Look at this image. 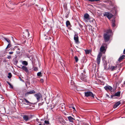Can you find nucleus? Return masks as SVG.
<instances>
[{"label":"nucleus","instance_id":"nucleus-15","mask_svg":"<svg viewBox=\"0 0 125 125\" xmlns=\"http://www.w3.org/2000/svg\"><path fill=\"white\" fill-rule=\"evenodd\" d=\"M74 39L76 42L77 43L78 41V36L76 35H75L74 37Z\"/></svg>","mask_w":125,"mask_h":125},{"label":"nucleus","instance_id":"nucleus-44","mask_svg":"<svg viewBox=\"0 0 125 125\" xmlns=\"http://www.w3.org/2000/svg\"><path fill=\"white\" fill-rule=\"evenodd\" d=\"M34 70H36V69H35Z\"/></svg>","mask_w":125,"mask_h":125},{"label":"nucleus","instance_id":"nucleus-20","mask_svg":"<svg viewBox=\"0 0 125 125\" xmlns=\"http://www.w3.org/2000/svg\"><path fill=\"white\" fill-rule=\"evenodd\" d=\"M66 24L67 27L68 26L70 25V21H67L66 22Z\"/></svg>","mask_w":125,"mask_h":125},{"label":"nucleus","instance_id":"nucleus-12","mask_svg":"<svg viewBox=\"0 0 125 125\" xmlns=\"http://www.w3.org/2000/svg\"><path fill=\"white\" fill-rule=\"evenodd\" d=\"M81 78H82L81 79L82 80L84 81H86V76L85 75H83V74L81 75Z\"/></svg>","mask_w":125,"mask_h":125},{"label":"nucleus","instance_id":"nucleus-18","mask_svg":"<svg viewBox=\"0 0 125 125\" xmlns=\"http://www.w3.org/2000/svg\"><path fill=\"white\" fill-rule=\"evenodd\" d=\"M125 57V55H122V56H121L119 58V59L118 60V61H120L122 60Z\"/></svg>","mask_w":125,"mask_h":125},{"label":"nucleus","instance_id":"nucleus-5","mask_svg":"<svg viewBox=\"0 0 125 125\" xmlns=\"http://www.w3.org/2000/svg\"><path fill=\"white\" fill-rule=\"evenodd\" d=\"M102 54L101 53L99 52L97 56V62L98 64V65L100 63L101 60V58L102 56Z\"/></svg>","mask_w":125,"mask_h":125},{"label":"nucleus","instance_id":"nucleus-11","mask_svg":"<svg viewBox=\"0 0 125 125\" xmlns=\"http://www.w3.org/2000/svg\"><path fill=\"white\" fill-rule=\"evenodd\" d=\"M21 68L24 71L26 72H28V70L27 67L25 66H23L22 68Z\"/></svg>","mask_w":125,"mask_h":125},{"label":"nucleus","instance_id":"nucleus-47","mask_svg":"<svg viewBox=\"0 0 125 125\" xmlns=\"http://www.w3.org/2000/svg\"><path fill=\"white\" fill-rule=\"evenodd\" d=\"M16 47V46L15 47Z\"/></svg>","mask_w":125,"mask_h":125},{"label":"nucleus","instance_id":"nucleus-19","mask_svg":"<svg viewBox=\"0 0 125 125\" xmlns=\"http://www.w3.org/2000/svg\"><path fill=\"white\" fill-rule=\"evenodd\" d=\"M22 64L23 65L27 66L28 65V63L26 61H24L22 62Z\"/></svg>","mask_w":125,"mask_h":125},{"label":"nucleus","instance_id":"nucleus-41","mask_svg":"<svg viewBox=\"0 0 125 125\" xmlns=\"http://www.w3.org/2000/svg\"><path fill=\"white\" fill-rule=\"evenodd\" d=\"M18 50H20V48H18Z\"/></svg>","mask_w":125,"mask_h":125},{"label":"nucleus","instance_id":"nucleus-32","mask_svg":"<svg viewBox=\"0 0 125 125\" xmlns=\"http://www.w3.org/2000/svg\"><path fill=\"white\" fill-rule=\"evenodd\" d=\"M13 53V52H9V53L10 54H12Z\"/></svg>","mask_w":125,"mask_h":125},{"label":"nucleus","instance_id":"nucleus-37","mask_svg":"<svg viewBox=\"0 0 125 125\" xmlns=\"http://www.w3.org/2000/svg\"><path fill=\"white\" fill-rule=\"evenodd\" d=\"M72 108H73V109L75 110V108L74 107H72Z\"/></svg>","mask_w":125,"mask_h":125},{"label":"nucleus","instance_id":"nucleus-45","mask_svg":"<svg viewBox=\"0 0 125 125\" xmlns=\"http://www.w3.org/2000/svg\"><path fill=\"white\" fill-rule=\"evenodd\" d=\"M34 70H36V69H35Z\"/></svg>","mask_w":125,"mask_h":125},{"label":"nucleus","instance_id":"nucleus-22","mask_svg":"<svg viewBox=\"0 0 125 125\" xmlns=\"http://www.w3.org/2000/svg\"><path fill=\"white\" fill-rule=\"evenodd\" d=\"M120 92H118L116 93L115 94V95L116 96H118L120 95Z\"/></svg>","mask_w":125,"mask_h":125},{"label":"nucleus","instance_id":"nucleus-39","mask_svg":"<svg viewBox=\"0 0 125 125\" xmlns=\"http://www.w3.org/2000/svg\"><path fill=\"white\" fill-rule=\"evenodd\" d=\"M12 50L13 51H14L15 50V49L14 48H13L12 49Z\"/></svg>","mask_w":125,"mask_h":125},{"label":"nucleus","instance_id":"nucleus-23","mask_svg":"<svg viewBox=\"0 0 125 125\" xmlns=\"http://www.w3.org/2000/svg\"><path fill=\"white\" fill-rule=\"evenodd\" d=\"M24 100H25V102L28 105L29 104H30L31 103L28 101L26 99L24 98Z\"/></svg>","mask_w":125,"mask_h":125},{"label":"nucleus","instance_id":"nucleus-24","mask_svg":"<svg viewBox=\"0 0 125 125\" xmlns=\"http://www.w3.org/2000/svg\"><path fill=\"white\" fill-rule=\"evenodd\" d=\"M7 83L10 85V88H13V86L12 85H11V84L9 82H7Z\"/></svg>","mask_w":125,"mask_h":125},{"label":"nucleus","instance_id":"nucleus-8","mask_svg":"<svg viewBox=\"0 0 125 125\" xmlns=\"http://www.w3.org/2000/svg\"><path fill=\"white\" fill-rule=\"evenodd\" d=\"M23 118L25 121H27L30 120L29 117L27 115H24L23 116Z\"/></svg>","mask_w":125,"mask_h":125},{"label":"nucleus","instance_id":"nucleus-46","mask_svg":"<svg viewBox=\"0 0 125 125\" xmlns=\"http://www.w3.org/2000/svg\"><path fill=\"white\" fill-rule=\"evenodd\" d=\"M50 38V39H51V38Z\"/></svg>","mask_w":125,"mask_h":125},{"label":"nucleus","instance_id":"nucleus-14","mask_svg":"<svg viewBox=\"0 0 125 125\" xmlns=\"http://www.w3.org/2000/svg\"><path fill=\"white\" fill-rule=\"evenodd\" d=\"M68 118L70 122H73V120L74 119L71 116H69L68 117Z\"/></svg>","mask_w":125,"mask_h":125},{"label":"nucleus","instance_id":"nucleus-27","mask_svg":"<svg viewBox=\"0 0 125 125\" xmlns=\"http://www.w3.org/2000/svg\"><path fill=\"white\" fill-rule=\"evenodd\" d=\"M10 46L11 45L10 44V43H9L6 48V49L8 48L9 47H10Z\"/></svg>","mask_w":125,"mask_h":125},{"label":"nucleus","instance_id":"nucleus-28","mask_svg":"<svg viewBox=\"0 0 125 125\" xmlns=\"http://www.w3.org/2000/svg\"><path fill=\"white\" fill-rule=\"evenodd\" d=\"M113 22L112 23V26L113 27H114L115 26V24L114 22L113 21H112Z\"/></svg>","mask_w":125,"mask_h":125},{"label":"nucleus","instance_id":"nucleus-33","mask_svg":"<svg viewBox=\"0 0 125 125\" xmlns=\"http://www.w3.org/2000/svg\"><path fill=\"white\" fill-rule=\"evenodd\" d=\"M40 81L42 83L43 82V79H41L40 80Z\"/></svg>","mask_w":125,"mask_h":125},{"label":"nucleus","instance_id":"nucleus-34","mask_svg":"<svg viewBox=\"0 0 125 125\" xmlns=\"http://www.w3.org/2000/svg\"><path fill=\"white\" fill-rule=\"evenodd\" d=\"M89 1L91 2H93L95 1V0H89Z\"/></svg>","mask_w":125,"mask_h":125},{"label":"nucleus","instance_id":"nucleus-1","mask_svg":"<svg viewBox=\"0 0 125 125\" xmlns=\"http://www.w3.org/2000/svg\"><path fill=\"white\" fill-rule=\"evenodd\" d=\"M112 32L111 30L110 29L107 30L106 33L104 34V40L105 42H107L109 41L110 39V36L109 35V33Z\"/></svg>","mask_w":125,"mask_h":125},{"label":"nucleus","instance_id":"nucleus-13","mask_svg":"<svg viewBox=\"0 0 125 125\" xmlns=\"http://www.w3.org/2000/svg\"><path fill=\"white\" fill-rule=\"evenodd\" d=\"M121 104V103L119 101H118L116 103L114 106V108H115L117 107H118Z\"/></svg>","mask_w":125,"mask_h":125},{"label":"nucleus","instance_id":"nucleus-16","mask_svg":"<svg viewBox=\"0 0 125 125\" xmlns=\"http://www.w3.org/2000/svg\"><path fill=\"white\" fill-rule=\"evenodd\" d=\"M117 66H112L110 67V70L112 71H113L116 69Z\"/></svg>","mask_w":125,"mask_h":125},{"label":"nucleus","instance_id":"nucleus-10","mask_svg":"<svg viewBox=\"0 0 125 125\" xmlns=\"http://www.w3.org/2000/svg\"><path fill=\"white\" fill-rule=\"evenodd\" d=\"M106 47L103 46L101 47L100 48V51L101 52H103L104 53L105 52Z\"/></svg>","mask_w":125,"mask_h":125},{"label":"nucleus","instance_id":"nucleus-4","mask_svg":"<svg viewBox=\"0 0 125 125\" xmlns=\"http://www.w3.org/2000/svg\"><path fill=\"white\" fill-rule=\"evenodd\" d=\"M89 15L88 14H85L84 16V21L85 22H87L90 20Z\"/></svg>","mask_w":125,"mask_h":125},{"label":"nucleus","instance_id":"nucleus-9","mask_svg":"<svg viewBox=\"0 0 125 125\" xmlns=\"http://www.w3.org/2000/svg\"><path fill=\"white\" fill-rule=\"evenodd\" d=\"M35 92L34 90L30 91L29 92H28L25 94L26 95H27L30 94H35Z\"/></svg>","mask_w":125,"mask_h":125},{"label":"nucleus","instance_id":"nucleus-40","mask_svg":"<svg viewBox=\"0 0 125 125\" xmlns=\"http://www.w3.org/2000/svg\"><path fill=\"white\" fill-rule=\"evenodd\" d=\"M20 53V52H18V53Z\"/></svg>","mask_w":125,"mask_h":125},{"label":"nucleus","instance_id":"nucleus-35","mask_svg":"<svg viewBox=\"0 0 125 125\" xmlns=\"http://www.w3.org/2000/svg\"><path fill=\"white\" fill-rule=\"evenodd\" d=\"M123 53L124 54H125V49L124 50V51Z\"/></svg>","mask_w":125,"mask_h":125},{"label":"nucleus","instance_id":"nucleus-36","mask_svg":"<svg viewBox=\"0 0 125 125\" xmlns=\"http://www.w3.org/2000/svg\"><path fill=\"white\" fill-rule=\"evenodd\" d=\"M26 31L28 32V35L29 34V32H28V30H26Z\"/></svg>","mask_w":125,"mask_h":125},{"label":"nucleus","instance_id":"nucleus-43","mask_svg":"<svg viewBox=\"0 0 125 125\" xmlns=\"http://www.w3.org/2000/svg\"><path fill=\"white\" fill-rule=\"evenodd\" d=\"M66 113H65V115H66Z\"/></svg>","mask_w":125,"mask_h":125},{"label":"nucleus","instance_id":"nucleus-2","mask_svg":"<svg viewBox=\"0 0 125 125\" xmlns=\"http://www.w3.org/2000/svg\"><path fill=\"white\" fill-rule=\"evenodd\" d=\"M84 94L85 96L86 97L91 96L93 98H94V94L90 91L85 92Z\"/></svg>","mask_w":125,"mask_h":125},{"label":"nucleus","instance_id":"nucleus-17","mask_svg":"<svg viewBox=\"0 0 125 125\" xmlns=\"http://www.w3.org/2000/svg\"><path fill=\"white\" fill-rule=\"evenodd\" d=\"M84 51L86 54H89L91 52V50H85Z\"/></svg>","mask_w":125,"mask_h":125},{"label":"nucleus","instance_id":"nucleus-21","mask_svg":"<svg viewBox=\"0 0 125 125\" xmlns=\"http://www.w3.org/2000/svg\"><path fill=\"white\" fill-rule=\"evenodd\" d=\"M4 39L9 43H10V40L5 38H4Z\"/></svg>","mask_w":125,"mask_h":125},{"label":"nucleus","instance_id":"nucleus-25","mask_svg":"<svg viewBox=\"0 0 125 125\" xmlns=\"http://www.w3.org/2000/svg\"><path fill=\"white\" fill-rule=\"evenodd\" d=\"M12 76V75L11 73H9L8 77L9 78H10Z\"/></svg>","mask_w":125,"mask_h":125},{"label":"nucleus","instance_id":"nucleus-3","mask_svg":"<svg viewBox=\"0 0 125 125\" xmlns=\"http://www.w3.org/2000/svg\"><path fill=\"white\" fill-rule=\"evenodd\" d=\"M34 96L36 98L38 102L42 98V95L40 93L35 94Z\"/></svg>","mask_w":125,"mask_h":125},{"label":"nucleus","instance_id":"nucleus-7","mask_svg":"<svg viewBox=\"0 0 125 125\" xmlns=\"http://www.w3.org/2000/svg\"><path fill=\"white\" fill-rule=\"evenodd\" d=\"M104 88L107 91H109L111 92H112L113 89L111 86L109 85H107L105 86Z\"/></svg>","mask_w":125,"mask_h":125},{"label":"nucleus","instance_id":"nucleus-31","mask_svg":"<svg viewBox=\"0 0 125 125\" xmlns=\"http://www.w3.org/2000/svg\"><path fill=\"white\" fill-rule=\"evenodd\" d=\"M11 56L10 55H9L7 57V58L8 59H10L11 58Z\"/></svg>","mask_w":125,"mask_h":125},{"label":"nucleus","instance_id":"nucleus-26","mask_svg":"<svg viewBox=\"0 0 125 125\" xmlns=\"http://www.w3.org/2000/svg\"><path fill=\"white\" fill-rule=\"evenodd\" d=\"M74 59L75 60V61L76 62H77L78 61V58L76 56H75L74 57Z\"/></svg>","mask_w":125,"mask_h":125},{"label":"nucleus","instance_id":"nucleus-42","mask_svg":"<svg viewBox=\"0 0 125 125\" xmlns=\"http://www.w3.org/2000/svg\"><path fill=\"white\" fill-rule=\"evenodd\" d=\"M124 84H125V82H124Z\"/></svg>","mask_w":125,"mask_h":125},{"label":"nucleus","instance_id":"nucleus-29","mask_svg":"<svg viewBox=\"0 0 125 125\" xmlns=\"http://www.w3.org/2000/svg\"><path fill=\"white\" fill-rule=\"evenodd\" d=\"M41 74V72H39L37 73V75L38 76H40Z\"/></svg>","mask_w":125,"mask_h":125},{"label":"nucleus","instance_id":"nucleus-38","mask_svg":"<svg viewBox=\"0 0 125 125\" xmlns=\"http://www.w3.org/2000/svg\"><path fill=\"white\" fill-rule=\"evenodd\" d=\"M106 96L108 97H109V95L108 94L106 95Z\"/></svg>","mask_w":125,"mask_h":125},{"label":"nucleus","instance_id":"nucleus-30","mask_svg":"<svg viewBox=\"0 0 125 125\" xmlns=\"http://www.w3.org/2000/svg\"><path fill=\"white\" fill-rule=\"evenodd\" d=\"M44 123H45L47 124H48L49 123V122L48 121L46 120L44 121Z\"/></svg>","mask_w":125,"mask_h":125},{"label":"nucleus","instance_id":"nucleus-6","mask_svg":"<svg viewBox=\"0 0 125 125\" xmlns=\"http://www.w3.org/2000/svg\"><path fill=\"white\" fill-rule=\"evenodd\" d=\"M104 16H106L109 19H110L113 17V15L108 12H106L104 14Z\"/></svg>","mask_w":125,"mask_h":125}]
</instances>
